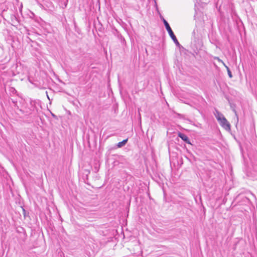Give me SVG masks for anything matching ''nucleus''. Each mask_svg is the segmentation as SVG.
I'll return each mask as SVG.
<instances>
[{
	"mask_svg": "<svg viewBox=\"0 0 257 257\" xmlns=\"http://www.w3.org/2000/svg\"><path fill=\"white\" fill-rule=\"evenodd\" d=\"M23 113L26 116H28L31 114H36L37 112V109L36 106V102L35 101L31 100L29 104H28L27 106L25 107L24 110L20 109Z\"/></svg>",
	"mask_w": 257,
	"mask_h": 257,
	"instance_id": "obj_1",
	"label": "nucleus"
},
{
	"mask_svg": "<svg viewBox=\"0 0 257 257\" xmlns=\"http://www.w3.org/2000/svg\"><path fill=\"white\" fill-rule=\"evenodd\" d=\"M163 23L164 24V26H165L167 31L168 32V34H169L170 37L171 38V39H172V40L173 41L174 43L177 46H179L180 44H179L178 41L177 40L175 35H174L173 31L172 30V29H171L169 24H168V23L164 18H163Z\"/></svg>",
	"mask_w": 257,
	"mask_h": 257,
	"instance_id": "obj_2",
	"label": "nucleus"
},
{
	"mask_svg": "<svg viewBox=\"0 0 257 257\" xmlns=\"http://www.w3.org/2000/svg\"><path fill=\"white\" fill-rule=\"evenodd\" d=\"M220 125L227 131L230 130V125L227 119L224 117H222L220 120L218 121Z\"/></svg>",
	"mask_w": 257,
	"mask_h": 257,
	"instance_id": "obj_3",
	"label": "nucleus"
},
{
	"mask_svg": "<svg viewBox=\"0 0 257 257\" xmlns=\"http://www.w3.org/2000/svg\"><path fill=\"white\" fill-rule=\"evenodd\" d=\"M178 137L187 144H190L188 137L183 133H179Z\"/></svg>",
	"mask_w": 257,
	"mask_h": 257,
	"instance_id": "obj_4",
	"label": "nucleus"
},
{
	"mask_svg": "<svg viewBox=\"0 0 257 257\" xmlns=\"http://www.w3.org/2000/svg\"><path fill=\"white\" fill-rule=\"evenodd\" d=\"M214 115L218 121L220 120L222 117H224V115L217 110H216V112L214 113Z\"/></svg>",
	"mask_w": 257,
	"mask_h": 257,
	"instance_id": "obj_5",
	"label": "nucleus"
},
{
	"mask_svg": "<svg viewBox=\"0 0 257 257\" xmlns=\"http://www.w3.org/2000/svg\"><path fill=\"white\" fill-rule=\"evenodd\" d=\"M127 142V139L125 140H123L122 141L119 142L116 145L117 148H121L122 147L124 146Z\"/></svg>",
	"mask_w": 257,
	"mask_h": 257,
	"instance_id": "obj_6",
	"label": "nucleus"
},
{
	"mask_svg": "<svg viewBox=\"0 0 257 257\" xmlns=\"http://www.w3.org/2000/svg\"><path fill=\"white\" fill-rule=\"evenodd\" d=\"M224 66L226 68V69L227 70V74H228V75L229 77V78H232V75L230 69L229 68V67L227 66H226V65Z\"/></svg>",
	"mask_w": 257,
	"mask_h": 257,
	"instance_id": "obj_7",
	"label": "nucleus"
},
{
	"mask_svg": "<svg viewBox=\"0 0 257 257\" xmlns=\"http://www.w3.org/2000/svg\"><path fill=\"white\" fill-rule=\"evenodd\" d=\"M214 59L217 60L219 62L221 63L223 66H225L226 64L223 62V61L221 60L219 57H214Z\"/></svg>",
	"mask_w": 257,
	"mask_h": 257,
	"instance_id": "obj_8",
	"label": "nucleus"
},
{
	"mask_svg": "<svg viewBox=\"0 0 257 257\" xmlns=\"http://www.w3.org/2000/svg\"><path fill=\"white\" fill-rule=\"evenodd\" d=\"M12 100L13 103L15 104V105H16L17 104V101L14 100L13 99H12Z\"/></svg>",
	"mask_w": 257,
	"mask_h": 257,
	"instance_id": "obj_9",
	"label": "nucleus"
},
{
	"mask_svg": "<svg viewBox=\"0 0 257 257\" xmlns=\"http://www.w3.org/2000/svg\"><path fill=\"white\" fill-rule=\"evenodd\" d=\"M12 89H13V91H15V92H16V90L14 88H12Z\"/></svg>",
	"mask_w": 257,
	"mask_h": 257,
	"instance_id": "obj_10",
	"label": "nucleus"
}]
</instances>
